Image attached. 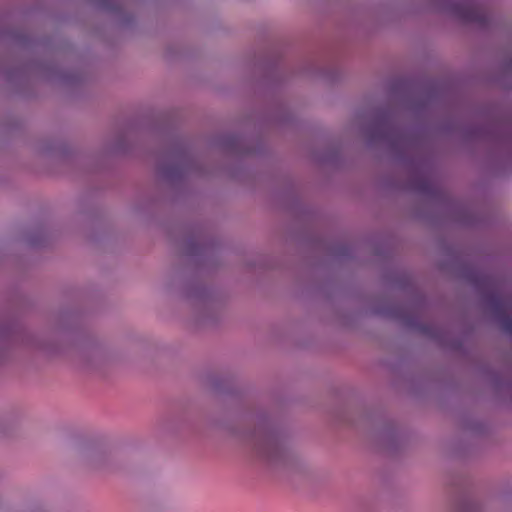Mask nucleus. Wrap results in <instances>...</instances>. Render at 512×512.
I'll return each mask as SVG.
<instances>
[{
	"label": "nucleus",
	"mask_w": 512,
	"mask_h": 512,
	"mask_svg": "<svg viewBox=\"0 0 512 512\" xmlns=\"http://www.w3.org/2000/svg\"><path fill=\"white\" fill-rule=\"evenodd\" d=\"M255 450L271 464L277 465L287 457V451L279 437L268 428H259L251 436Z\"/></svg>",
	"instance_id": "nucleus-1"
},
{
	"label": "nucleus",
	"mask_w": 512,
	"mask_h": 512,
	"mask_svg": "<svg viewBox=\"0 0 512 512\" xmlns=\"http://www.w3.org/2000/svg\"><path fill=\"white\" fill-rule=\"evenodd\" d=\"M453 13L463 21L484 25L487 15L478 0H457L452 3Z\"/></svg>",
	"instance_id": "nucleus-2"
},
{
	"label": "nucleus",
	"mask_w": 512,
	"mask_h": 512,
	"mask_svg": "<svg viewBox=\"0 0 512 512\" xmlns=\"http://www.w3.org/2000/svg\"><path fill=\"white\" fill-rule=\"evenodd\" d=\"M490 304L494 312L500 317L503 329L512 334V302L498 295H492Z\"/></svg>",
	"instance_id": "nucleus-3"
},
{
	"label": "nucleus",
	"mask_w": 512,
	"mask_h": 512,
	"mask_svg": "<svg viewBox=\"0 0 512 512\" xmlns=\"http://www.w3.org/2000/svg\"><path fill=\"white\" fill-rule=\"evenodd\" d=\"M104 460H105V456L102 454V453H95L90 461H91V465H93L95 468H100L104 465Z\"/></svg>",
	"instance_id": "nucleus-4"
},
{
	"label": "nucleus",
	"mask_w": 512,
	"mask_h": 512,
	"mask_svg": "<svg viewBox=\"0 0 512 512\" xmlns=\"http://www.w3.org/2000/svg\"><path fill=\"white\" fill-rule=\"evenodd\" d=\"M165 176L170 177L171 173L169 171H164Z\"/></svg>",
	"instance_id": "nucleus-5"
}]
</instances>
